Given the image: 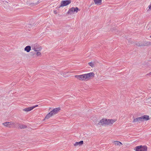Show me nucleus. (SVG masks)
Masks as SVG:
<instances>
[{
    "label": "nucleus",
    "instance_id": "1",
    "mask_svg": "<svg viewBox=\"0 0 151 151\" xmlns=\"http://www.w3.org/2000/svg\"><path fill=\"white\" fill-rule=\"evenodd\" d=\"M116 121L114 119H103L101 120L98 125H99L103 126L104 125H111L113 123Z\"/></svg>",
    "mask_w": 151,
    "mask_h": 151
},
{
    "label": "nucleus",
    "instance_id": "2",
    "mask_svg": "<svg viewBox=\"0 0 151 151\" xmlns=\"http://www.w3.org/2000/svg\"><path fill=\"white\" fill-rule=\"evenodd\" d=\"M40 0H30L27 2V4L31 6L37 5L40 2Z\"/></svg>",
    "mask_w": 151,
    "mask_h": 151
},
{
    "label": "nucleus",
    "instance_id": "3",
    "mask_svg": "<svg viewBox=\"0 0 151 151\" xmlns=\"http://www.w3.org/2000/svg\"><path fill=\"white\" fill-rule=\"evenodd\" d=\"M78 10H80L77 7H72L69 10L67 13L71 14H74L75 12L77 13Z\"/></svg>",
    "mask_w": 151,
    "mask_h": 151
},
{
    "label": "nucleus",
    "instance_id": "4",
    "mask_svg": "<svg viewBox=\"0 0 151 151\" xmlns=\"http://www.w3.org/2000/svg\"><path fill=\"white\" fill-rule=\"evenodd\" d=\"M71 2V1L70 0L63 1H61L60 5L59 6V8L66 6L70 4Z\"/></svg>",
    "mask_w": 151,
    "mask_h": 151
},
{
    "label": "nucleus",
    "instance_id": "5",
    "mask_svg": "<svg viewBox=\"0 0 151 151\" xmlns=\"http://www.w3.org/2000/svg\"><path fill=\"white\" fill-rule=\"evenodd\" d=\"M2 124L5 127L11 128L12 126H14L15 124L12 122H6L3 123Z\"/></svg>",
    "mask_w": 151,
    "mask_h": 151
},
{
    "label": "nucleus",
    "instance_id": "6",
    "mask_svg": "<svg viewBox=\"0 0 151 151\" xmlns=\"http://www.w3.org/2000/svg\"><path fill=\"white\" fill-rule=\"evenodd\" d=\"M60 110V107L56 108L53 109L52 111H51V114L53 115L57 114L59 112Z\"/></svg>",
    "mask_w": 151,
    "mask_h": 151
},
{
    "label": "nucleus",
    "instance_id": "7",
    "mask_svg": "<svg viewBox=\"0 0 151 151\" xmlns=\"http://www.w3.org/2000/svg\"><path fill=\"white\" fill-rule=\"evenodd\" d=\"M86 74L88 80L91 78L94 77V76L95 75L94 73L93 72H91Z\"/></svg>",
    "mask_w": 151,
    "mask_h": 151
},
{
    "label": "nucleus",
    "instance_id": "8",
    "mask_svg": "<svg viewBox=\"0 0 151 151\" xmlns=\"http://www.w3.org/2000/svg\"><path fill=\"white\" fill-rule=\"evenodd\" d=\"M142 46H149L151 45V42H142Z\"/></svg>",
    "mask_w": 151,
    "mask_h": 151
},
{
    "label": "nucleus",
    "instance_id": "9",
    "mask_svg": "<svg viewBox=\"0 0 151 151\" xmlns=\"http://www.w3.org/2000/svg\"><path fill=\"white\" fill-rule=\"evenodd\" d=\"M142 121H147L150 119L149 116L147 115H144L141 116Z\"/></svg>",
    "mask_w": 151,
    "mask_h": 151
},
{
    "label": "nucleus",
    "instance_id": "10",
    "mask_svg": "<svg viewBox=\"0 0 151 151\" xmlns=\"http://www.w3.org/2000/svg\"><path fill=\"white\" fill-rule=\"evenodd\" d=\"M140 121H142L141 116V117H138L137 118L134 119L133 121V122H139Z\"/></svg>",
    "mask_w": 151,
    "mask_h": 151
},
{
    "label": "nucleus",
    "instance_id": "11",
    "mask_svg": "<svg viewBox=\"0 0 151 151\" xmlns=\"http://www.w3.org/2000/svg\"><path fill=\"white\" fill-rule=\"evenodd\" d=\"M95 4L98 5H100L101 4L102 0H93Z\"/></svg>",
    "mask_w": 151,
    "mask_h": 151
},
{
    "label": "nucleus",
    "instance_id": "12",
    "mask_svg": "<svg viewBox=\"0 0 151 151\" xmlns=\"http://www.w3.org/2000/svg\"><path fill=\"white\" fill-rule=\"evenodd\" d=\"M83 141H81L79 142H76L75 144H74V145L75 146H77L78 145L80 146L83 144Z\"/></svg>",
    "mask_w": 151,
    "mask_h": 151
},
{
    "label": "nucleus",
    "instance_id": "13",
    "mask_svg": "<svg viewBox=\"0 0 151 151\" xmlns=\"http://www.w3.org/2000/svg\"><path fill=\"white\" fill-rule=\"evenodd\" d=\"M31 50V47L30 46H26L24 48V50L27 52H29Z\"/></svg>",
    "mask_w": 151,
    "mask_h": 151
},
{
    "label": "nucleus",
    "instance_id": "14",
    "mask_svg": "<svg viewBox=\"0 0 151 151\" xmlns=\"http://www.w3.org/2000/svg\"><path fill=\"white\" fill-rule=\"evenodd\" d=\"M75 77L80 80L82 81V75H76L75 76Z\"/></svg>",
    "mask_w": 151,
    "mask_h": 151
},
{
    "label": "nucleus",
    "instance_id": "15",
    "mask_svg": "<svg viewBox=\"0 0 151 151\" xmlns=\"http://www.w3.org/2000/svg\"><path fill=\"white\" fill-rule=\"evenodd\" d=\"M82 81H87L88 80L86 74L82 75Z\"/></svg>",
    "mask_w": 151,
    "mask_h": 151
},
{
    "label": "nucleus",
    "instance_id": "16",
    "mask_svg": "<svg viewBox=\"0 0 151 151\" xmlns=\"http://www.w3.org/2000/svg\"><path fill=\"white\" fill-rule=\"evenodd\" d=\"M141 151H147V147L146 146H142V147H141Z\"/></svg>",
    "mask_w": 151,
    "mask_h": 151
},
{
    "label": "nucleus",
    "instance_id": "17",
    "mask_svg": "<svg viewBox=\"0 0 151 151\" xmlns=\"http://www.w3.org/2000/svg\"><path fill=\"white\" fill-rule=\"evenodd\" d=\"M141 147H142V145H139L135 147V149L134 150L135 151H141Z\"/></svg>",
    "mask_w": 151,
    "mask_h": 151
},
{
    "label": "nucleus",
    "instance_id": "18",
    "mask_svg": "<svg viewBox=\"0 0 151 151\" xmlns=\"http://www.w3.org/2000/svg\"><path fill=\"white\" fill-rule=\"evenodd\" d=\"M53 115L52 114H51V112H50L46 115L45 119H48Z\"/></svg>",
    "mask_w": 151,
    "mask_h": 151
},
{
    "label": "nucleus",
    "instance_id": "19",
    "mask_svg": "<svg viewBox=\"0 0 151 151\" xmlns=\"http://www.w3.org/2000/svg\"><path fill=\"white\" fill-rule=\"evenodd\" d=\"M32 109V107L26 108L23 109V110L25 111H29Z\"/></svg>",
    "mask_w": 151,
    "mask_h": 151
},
{
    "label": "nucleus",
    "instance_id": "20",
    "mask_svg": "<svg viewBox=\"0 0 151 151\" xmlns=\"http://www.w3.org/2000/svg\"><path fill=\"white\" fill-rule=\"evenodd\" d=\"M18 126L20 129H24L27 127V126L24 124H19Z\"/></svg>",
    "mask_w": 151,
    "mask_h": 151
},
{
    "label": "nucleus",
    "instance_id": "21",
    "mask_svg": "<svg viewBox=\"0 0 151 151\" xmlns=\"http://www.w3.org/2000/svg\"><path fill=\"white\" fill-rule=\"evenodd\" d=\"M114 143L115 145L120 146L122 144L121 142L118 141H114Z\"/></svg>",
    "mask_w": 151,
    "mask_h": 151
},
{
    "label": "nucleus",
    "instance_id": "22",
    "mask_svg": "<svg viewBox=\"0 0 151 151\" xmlns=\"http://www.w3.org/2000/svg\"><path fill=\"white\" fill-rule=\"evenodd\" d=\"M42 48L40 47L39 48H34V50L36 52L39 51L41 50Z\"/></svg>",
    "mask_w": 151,
    "mask_h": 151
},
{
    "label": "nucleus",
    "instance_id": "23",
    "mask_svg": "<svg viewBox=\"0 0 151 151\" xmlns=\"http://www.w3.org/2000/svg\"><path fill=\"white\" fill-rule=\"evenodd\" d=\"M88 64L92 67H94V65L93 63L91 62L89 63Z\"/></svg>",
    "mask_w": 151,
    "mask_h": 151
},
{
    "label": "nucleus",
    "instance_id": "24",
    "mask_svg": "<svg viewBox=\"0 0 151 151\" xmlns=\"http://www.w3.org/2000/svg\"><path fill=\"white\" fill-rule=\"evenodd\" d=\"M142 42H139L136 43V45L138 46H139V47L142 46Z\"/></svg>",
    "mask_w": 151,
    "mask_h": 151
},
{
    "label": "nucleus",
    "instance_id": "25",
    "mask_svg": "<svg viewBox=\"0 0 151 151\" xmlns=\"http://www.w3.org/2000/svg\"><path fill=\"white\" fill-rule=\"evenodd\" d=\"M36 55H37V56H39L41 55V53L40 52H37Z\"/></svg>",
    "mask_w": 151,
    "mask_h": 151
},
{
    "label": "nucleus",
    "instance_id": "26",
    "mask_svg": "<svg viewBox=\"0 0 151 151\" xmlns=\"http://www.w3.org/2000/svg\"><path fill=\"white\" fill-rule=\"evenodd\" d=\"M149 9L147 10V11L148 12L149 10H151V4L148 6Z\"/></svg>",
    "mask_w": 151,
    "mask_h": 151
},
{
    "label": "nucleus",
    "instance_id": "27",
    "mask_svg": "<svg viewBox=\"0 0 151 151\" xmlns=\"http://www.w3.org/2000/svg\"><path fill=\"white\" fill-rule=\"evenodd\" d=\"M32 25L31 24H28L27 25V27H29V28H30L32 27Z\"/></svg>",
    "mask_w": 151,
    "mask_h": 151
},
{
    "label": "nucleus",
    "instance_id": "28",
    "mask_svg": "<svg viewBox=\"0 0 151 151\" xmlns=\"http://www.w3.org/2000/svg\"><path fill=\"white\" fill-rule=\"evenodd\" d=\"M38 106V105H36L35 106H32V109H34L36 107H37Z\"/></svg>",
    "mask_w": 151,
    "mask_h": 151
},
{
    "label": "nucleus",
    "instance_id": "29",
    "mask_svg": "<svg viewBox=\"0 0 151 151\" xmlns=\"http://www.w3.org/2000/svg\"><path fill=\"white\" fill-rule=\"evenodd\" d=\"M147 76H150L151 75V72L150 73H149L147 74L146 75Z\"/></svg>",
    "mask_w": 151,
    "mask_h": 151
},
{
    "label": "nucleus",
    "instance_id": "30",
    "mask_svg": "<svg viewBox=\"0 0 151 151\" xmlns=\"http://www.w3.org/2000/svg\"><path fill=\"white\" fill-rule=\"evenodd\" d=\"M54 13L55 14H57V12L56 11H54Z\"/></svg>",
    "mask_w": 151,
    "mask_h": 151
},
{
    "label": "nucleus",
    "instance_id": "31",
    "mask_svg": "<svg viewBox=\"0 0 151 151\" xmlns=\"http://www.w3.org/2000/svg\"><path fill=\"white\" fill-rule=\"evenodd\" d=\"M3 2H4L5 3H8V2H7L6 1H3Z\"/></svg>",
    "mask_w": 151,
    "mask_h": 151
},
{
    "label": "nucleus",
    "instance_id": "32",
    "mask_svg": "<svg viewBox=\"0 0 151 151\" xmlns=\"http://www.w3.org/2000/svg\"><path fill=\"white\" fill-rule=\"evenodd\" d=\"M112 31H113V29H112L111 30Z\"/></svg>",
    "mask_w": 151,
    "mask_h": 151
},
{
    "label": "nucleus",
    "instance_id": "33",
    "mask_svg": "<svg viewBox=\"0 0 151 151\" xmlns=\"http://www.w3.org/2000/svg\"><path fill=\"white\" fill-rule=\"evenodd\" d=\"M150 37L151 38V35L150 36Z\"/></svg>",
    "mask_w": 151,
    "mask_h": 151
}]
</instances>
